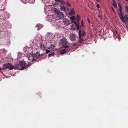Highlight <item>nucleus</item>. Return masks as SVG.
<instances>
[{"label":"nucleus","instance_id":"1","mask_svg":"<svg viewBox=\"0 0 128 128\" xmlns=\"http://www.w3.org/2000/svg\"><path fill=\"white\" fill-rule=\"evenodd\" d=\"M72 22L74 23V24H76L77 26V30H79L78 33L79 37V39L78 41L80 42H82L84 40V39L82 38L85 35V32L84 30H79L80 29V26L79 25V22H76L75 21H73Z\"/></svg>","mask_w":128,"mask_h":128},{"label":"nucleus","instance_id":"2","mask_svg":"<svg viewBox=\"0 0 128 128\" xmlns=\"http://www.w3.org/2000/svg\"><path fill=\"white\" fill-rule=\"evenodd\" d=\"M19 64L20 66L22 67L21 69L22 70H23L25 68H28L29 66H30V64L29 63L27 64L24 61H21L20 62Z\"/></svg>","mask_w":128,"mask_h":128},{"label":"nucleus","instance_id":"3","mask_svg":"<svg viewBox=\"0 0 128 128\" xmlns=\"http://www.w3.org/2000/svg\"><path fill=\"white\" fill-rule=\"evenodd\" d=\"M60 43L65 48H66L68 47L67 42L64 39H62L60 41Z\"/></svg>","mask_w":128,"mask_h":128},{"label":"nucleus","instance_id":"4","mask_svg":"<svg viewBox=\"0 0 128 128\" xmlns=\"http://www.w3.org/2000/svg\"><path fill=\"white\" fill-rule=\"evenodd\" d=\"M4 66L6 68H7L10 70H13L15 68L14 66H12V64L9 63L4 64Z\"/></svg>","mask_w":128,"mask_h":128},{"label":"nucleus","instance_id":"5","mask_svg":"<svg viewBox=\"0 0 128 128\" xmlns=\"http://www.w3.org/2000/svg\"><path fill=\"white\" fill-rule=\"evenodd\" d=\"M56 13L57 14L58 17L60 18H63L64 16V14L62 12H60V10H55Z\"/></svg>","mask_w":128,"mask_h":128},{"label":"nucleus","instance_id":"6","mask_svg":"<svg viewBox=\"0 0 128 128\" xmlns=\"http://www.w3.org/2000/svg\"><path fill=\"white\" fill-rule=\"evenodd\" d=\"M39 46L43 50H46V44L45 45L42 43L40 42L39 43Z\"/></svg>","mask_w":128,"mask_h":128},{"label":"nucleus","instance_id":"7","mask_svg":"<svg viewBox=\"0 0 128 128\" xmlns=\"http://www.w3.org/2000/svg\"><path fill=\"white\" fill-rule=\"evenodd\" d=\"M70 38L72 41H74L76 40V37L75 34H71L70 35Z\"/></svg>","mask_w":128,"mask_h":128},{"label":"nucleus","instance_id":"8","mask_svg":"<svg viewBox=\"0 0 128 128\" xmlns=\"http://www.w3.org/2000/svg\"><path fill=\"white\" fill-rule=\"evenodd\" d=\"M40 56V54L38 52H36L35 54H34L33 56L34 58H39Z\"/></svg>","mask_w":128,"mask_h":128},{"label":"nucleus","instance_id":"9","mask_svg":"<svg viewBox=\"0 0 128 128\" xmlns=\"http://www.w3.org/2000/svg\"><path fill=\"white\" fill-rule=\"evenodd\" d=\"M123 18L124 21L122 22L125 23L128 22V15H126Z\"/></svg>","mask_w":128,"mask_h":128},{"label":"nucleus","instance_id":"10","mask_svg":"<svg viewBox=\"0 0 128 128\" xmlns=\"http://www.w3.org/2000/svg\"><path fill=\"white\" fill-rule=\"evenodd\" d=\"M77 26L76 24H72L71 26V29L72 30H74L76 28Z\"/></svg>","mask_w":128,"mask_h":128},{"label":"nucleus","instance_id":"11","mask_svg":"<svg viewBox=\"0 0 128 128\" xmlns=\"http://www.w3.org/2000/svg\"><path fill=\"white\" fill-rule=\"evenodd\" d=\"M75 12L73 8L69 12V14L70 16H73L74 15Z\"/></svg>","mask_w":128,"mask_h":128},{"label":"nucleus","instance_id":"12","mask_svg":"<svg viewBox=\"0 0 128 128\" xmlns=\"http://www.w3.org/2000/svg\"><path fill=\"white\" fill-rule=\"evenodd\" d=\"M118 14L120 17V18L121 20L122 21H124V20L123 18V17L124 16L122 15V13H118Z\"/></svg>","mask_w":128,"mask_h":128},{"label":"nucleus","instance_id":"13","mask_svg":"<svg viewBox=\"0 0 128 128\" xmlns=\"http://www.w3.org/2000/svg\"><path fill=\"white\" fill-rule=\"evenodd\" d=\"M63 22L64 24L66 25H68L70 24L69 21L67 19H64Z\"/></svg>","mask_w":128,"mask_h":128},{"label":"nucleus","instance_id":"14","mask_svg":"<svg viewBox=\"0 0 128 128\" xmlns=\"http://www.w3.org/2000/svg\"><path fill=\"white\" fill-rule=\"evenodd\" d=\"M36 27L37 28V30H39L42 28V24H37Z\"/></svg>","mask_w":128,"mask_h":128},{"label":"nucleus","instance_id":"15","mask_svg":"<svg viewBox=\"0 0 128 128\" xmlns=\"http://www.w3.org/2000/svg\"><path fill=\"white\" fill-rule=\"evenodd\" d=\"M60 8L61 10L65 12L66 10V9L64 6H60Z\"/></svg>","mask_w":128,"mask_h":128},{"label":"nucleus","instance_id":"16","mask_svg":"<svg viewBox=\"0 0 128 128\" xmlns=\"http://www.w3.org/2000/svg\"><path fill=\"white\" fill-rule=\"evenodd\" d=\"M66 51V50H62L60 52V54H62L65 53Z\"/></svg>","mask_w":128,"mask_h":128},{"label":"nucleus","instance_id":"17","mask_svg":"<svg viewBox=\"0 0 128 128\" xmlns=\"http://www.w3.org/2000/svg\"><path fill=\"white\" fill-rule=\"evenodd\" d=\"M76 17V20L78 22L80 20V17L78 14L77 15Z\"/></svg>","mask_w":128,"mask_h":128},{"label":"nucleus","instance_id":"18","mask_svg":"<svg viewBox=\"0 0 128 128\" xmlns=\"http://www.w3.org/2000/svg\"><path fill=\"white\" fill-rule=\"evenodd\" d=\"M70 19L72 20H76V18L74 16H72L70 18Z\"/></svg>","mask_w":128,"mask_h":128},{"label":"nucleus","instance_id":"19","mask_svg":"<svg viewBox=\"0 0 128 128\" xmlns=\"http://www.w3.org/2000/svg\"><path fill=\"white\" fill-rule=\"evenodd\" d=\"M84 23L83 22L82 20L81 21V24L80 25V26L81 27H83L84 26Z\"/></svg>","mask_w":128,"mask_h":128},{"label":"nucleus","instance_id":"20","mask_svg":"<svg viewBox=\"0 0 128 128\" xmlns=\"http://www.w3.org/2000/svg\"><path fill=\"white\" fill-rule=\"evenodd\" d=\"M54 53H52L49 54L48 55V56L50 57H51V56H54Z\"/></svg>","mask_w":128,"mask_h":128},{"label":"nucleus","instance_id":"21","mask_svg":"<svg viewBox=\"0 0 128 128\" xmlns=\"http://www.w3.org/2000/svg\"><path fill=\"white\" fill-rule=\"evenodd\" d=\"M113 6L115 8H116L117 7V5L116 3L115 2H114V3L113 4Z\"/></svg>","mask_w":128,"mask_h":128},{"label":"nucleus","instance_id":"22","mask_svg":"<svg viewBox=\"0 0 128 128\" xmlns=\"http://www.w3.org/2000/svg\"><path fill=\"white\" fill-rule=\"evenodd\" d=\"M119 11L120 13H123L122 12V8H121V7L120 6V8H119Z\"/></svg>","mask_w":128,"mask_h":128},{"label":"nucleus","instance_id":"23","mask_svg":"<svg viewBox=\"0 0 128 128\" xmlns=\"http://www.w3.org/2000/svg\"><path fill=\"white\" fill-rule=\"evenodd\" d=\"M66 4L68 6H71L70 4L68 2H66Z\"/></svg>","mask_w":128,"mask_h":128},{"label":"nucleus","instance_id":"24","mask_svg":"<svg viewBox=\"0 0 128 128\" xmlns=\"http://www.w3.org/2000/svg\"><path fill=\"white\" fill-rule=\"evenodd\" d=\"M98 17L99 18L100 20H101V19H102V18L101 17V15L100 14L98 15Z\"/></svg>","mask_w":128,"mask_h":128},{"label":"nucleus","instance_id":"25","mask_svg":"<svg viewBox=\"0 0 128 128\" xmlns=\"http://www.w3.org/2000/svg\"><path fill=\"white\" fill-rule=\"evenodd\" d=\"M96 7L99 8H100V6L98 4H96Z\"/></svg>","mask_w":128,"mask_h":128},{"label":"nucleus","instance_id":"26","mask_svg":"<svg viewBox=\"0 0 128 128\" xmlns=\"http://www.w3.org/2000/svg\"><path fill=\"white\" fill-rule=\"evenodd\" d=\"M126 10L127 12L128 13V7H126Z\"/></svg>","mask_w":128,"mask_h":128},{"label":"nucleus","instance_id":"27","mask_svg":"<svg viewBox=\"0 0 128 128\" xmlns=\"http://www.w3.org/2000/svg\"><path fill=\"white\" fill-rule=\"evenodd\" d=\"M50 52V51L48 50H46V52L45 54H46L48 53V52Z\"/></svg>","mask_w":128,"mask_h":128},{"label":"nucleus","instance_id":"28","mask_svg":"<svg viewBox=\"0 0 128 128\" xmlns=\"http://www.w3.org/2000/svg\"><path fill=\"white\" fill-rule=\"evenodd\" d=\"M62 4H64L65 3L64 2V1H62L61 2Z\"/></svg>","mask_w":128,"mask_h":128},{"label":"nucleus","instance_id":"29","mask_svg":"<svg viewBox=\"0 0 128 128\" xmlns=\"http://www.w3.org/2000/svg\"><path fill=\"white\" fill-rule=\"evenodd\" d=\"M112 11H113V12L114 13H115V11L114 10V9L112 8Z\"/></svg>","mask_w":128,"mask_h":128},{"label":"nucleus","instance_id":"30","mask_svg":"<svg viewBox=\"0 0 128 128\" xmlns=\"http://www.w3.org/2000/svg\"><path fill=\"white\" fill-rule=\"evenodd\" d=\"M96 0L98 2H100V0Z\"/></svg>","mask_w":128,"mask_h":128},{"label":"nucleus","instance_id":"31","mask_svg":"<svg viewBox=\"0 0 128 128\" xmlns=\"http://www.w3.org/2000/svg\"><path fill=\"white\" fill-rule=\"evenodd\" d=\"M115 32H116V34H117V31L116 30H115Z\"/></svg>","mask_w":128,"mask_h":128},{"label":"nucleus","instance_id":"32","mask_svg":"<svg viewBox=\"0 0 128 128\" xmlns=\"http://www.w3.org/2000/svg\"><path fill=\"white\" fill-rule=\"evenodd\" d=\"M56 2H58L59 0H54Z\"/></svg>","mask_w":128,"mask_h":128},{"label":"nucleus","instance_id":"33","mask_svg":"<svg viewBox=\"0 0 128 128\" xmlns=\"http://www.w3.org/2000/svg\"><path fill=\"white\" fill-rule=\"evenodd\" d=\"M34 60H34V59H32V62H33V61H34Z\"/></svg>","mask_w":128,"mask_h":128},{"label":"nucleus","instance_id":"34","mask_svg":"<svg viewBox=\"0 0 128 128\" xmlns=\"http://www.w3.org/2000/svg\"><path fill=\"white\" fill-rule=\"evenodd\" d=\"M87 19H88V22H89V23H90V21L89 20V19L88 18Z\"/></svg>","mask_w":128,"mask_h":128},{"label":"nucleus","instance_id":"35","mask_svg":"<svg viewBox=\"0 0 128 128\" xmlns=\"http://www.w3.org/2000/svg\"><path fill=\"white\" fill-rule=\"evenodd\" d=\"M118 5L119 7V8H120V5H118Z\"/></svg>","mask_w":128,"mask_h":128},{"label":"nucleus","instance_id":"36","mask_svg":"<svg viewBox=\"0 0 128 128\" xmlns=\"http://www.w3.org/2000/svg\"><path fill=\"white\" fill-rule=\"evenodd\" d=\"M2 70V69L0 68V71L1 70Z\"/></svg>","mask_w":128,"mask_h":128},{"label":"nucleus","instance_id":"37","mask_svg":"<svg viewBox=\"0 0 128 128\" xmlns=\"http://www.w3.org/2000/svg\"><path fill=\"white\" fill-rule=\"evenodd\" d=\"M113 0V2H115V1L114 0Z\"/></svg>","mask_w":128,"mask_h":128},{"label":"nucleus","instance_id":"38","mask_svg":"<svg viewBox=\"0 0 128 128\" xmlns=\"http://www.w3.org/2000/svg\"><path fill=\"white\" fill-rule=\"evenodd\" d=\"M44 54H42V55H41V56H43V55H44Z\"/></svg>","mask_w":128,"mask_h":128},{"label":"nucleus","instance_id":"39","mask_svg":"<svg viewBox=\"0 0 128 128\" xmlns=\"http://www.w3.org/2000/svg\"><path fill=\"white\" fill-rule=\"evenodd\" d=\"M125 0L126 1H128V0Z\"/></svg>","mask_w":128,"mask_h":128},{"label":"nucleus","instance_id":"40","mask_svg":"<svg viewBox=\"0 0 128 128\" xmlns=\"http://www.w3.org/2000/svg\"><path fill=\"white\" fill-rule=\"evenodd\" d=\"M127 28H128V26Z\"/></svg>","mask_w":128,"mask_h":128}]
</instances>
